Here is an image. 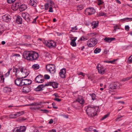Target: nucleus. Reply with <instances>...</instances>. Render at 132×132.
<instances>
[{"mask_svg":"<svg viewBox=\"0 0 132 132\" xmlns=\"http://www.w3.org/2000/svg\"><path fill=\"white\" fill-rule=\"evenodd\" d=\"M99 108H87L86 109V112L88 116L93 118L96 115L97 113L100 112Z\"/></svg>","mask_w":132,"mask_h":132,"instance_id":"obj_1","label":"nucleus"},{"mask_svg":"<svg viewBox=\"0 0 132 132\" xmlns=\"http://www.w3.org/2000/svg\"><path fill=\"white\" fill-rule=\"evenodd\" d=\"M97 40L94 38H92L88 40L87 43V44L89 47H94L97 43Z\"/></svg>","mask_w":132,"mask_h":132,"instance_id":"obj_2","label":"nucleus"},{"mask_svg":"<svg viewBox=\"0 0 132 132\" xmlns=\"http://www.w3.org/2000/svg\"><path fill=\"white\" fill-rule=\"evenodd\" d=\"M46 68L48 71L52 73H54L56 71L55 66L54 65L48 64L46 66Z\"/></svg>","mask_w":132,"mask_h":132,"instance_id":"obj_3","label":"nucleus"},{"mask_svg":"<svg viewBox=\"0 0 132 132\" xmlns=\"http://www.w3.org/2000/svg\"><path fill=\"white\" fill-rule=\"evenodd\" d=\"M32 51L25 52L23 53L24 58L27 60L32 61Z\"/></svg>","mask_w":132,"mask_h":132,"instance_id":"obj_4","label":"nucleus"},{"mask_svg":"<svg viewBox=\"0 0 132 132\" xmlns=\"http://www.w3.org/2000/svg\"><path fill=\"white\" fill-rule=\"evenodd\" d=\"M45 44L47 46L50 48L54 47L56 46V43L53 40L45 42Z\"/></svg>","mask_w":132,"mask_h":132,"instance_id":"obj_5","label":"nucleus"},{"mask_svg":"<svg viewBox=\"0 0 132 132\" xmlns=\"http://www.w3.org/2000/svg\"><path fill=\"white\" fill-rule=\"evenodd\" d=\"M97 68L98 72L100 73L103 74L105 73V69L103 68V66H102L100 64H98L97 65Z\"/></svg>","mask_w":132,"mask_h":132,"instance_id":"obj_6","label":"nucleus"},{"mask_svg":"<svg viewBox=\"0 0 132 132\" xmlns=\"http://www.w3.org/2000/svg\"><path fill=\"white\" fill-rule=\"evenodd\" d=\"M44 79L42 76L39 75L37 76L35 79L36 82L37 83H42L44 81Z\"/></svg>","mask_w":132,"mask_h":132,"instance_id":"obj_7","label":"nucleus"},{"mask_svg":"<svg viewBox=\"0 0 132 132\" xmlns=\"http://www.w3.org/2000/svg\"><path fill=\"white\" fill-rule=\"evenodd\" d=\"M22 16L28 22L30 21V16L27 13H23L22 14Z\"/></svg>","mask_w":132,"mask_h":132,"instance_id":"obj_8","label":"nucleus"},{"mask_svg":"<svg viewBox=\"0 0 132 132\" xmlns=\"http://www.w3.org/2000/svg\"><path fill=\"white\" fill-rule=\"evenodd\" d=\"M58 84L57 83L54 82H52L47 83V84H45V86L50 85L52 86L54 88H57Z\"/></svg>","mask_w":132,"mask_h":132,"instance_id":"obj_9","label":"nucleus"},{"mask_svg":"<svg viewBox=\"0 0 132 132\" xmlns=\"http://www.w3.org/2000/svg\"><path fill=\"white\" fill-rule=\"evenodd\" d=\"M32 61L36 60L39 57L38 53L34 51H32Z\"/></svg>","mask_w":132,"mask_h":132,"instance_id":"obj_10","label":"nucleus"},{"mask_svg":"<svg viewBox=\"0 0 132 132\" xmlns=\"http://www.w3.org/2000/svg\"><path fill=\"white\" fill-rule=\"evenodd\" d=\"M86 11L88 12V15H91L94 14L95 12V10L93 8H89L87 9Z\"/></svg>","mask_w":132,"mask_h":132,"instance_id":"obj_11","label":"nucleus"},{"mask_svg":"<svg viewBox=\"0 0 132 132\" xmlns=\"http://www.w3.org/2000/svg\"><path fill=\"white\" fill-rule=\"evenodd\" d=\"M66 69H62L59 72V75L60 76L63 78H65L66 75Z\"/></svg>","mask_w":132,"mask_h":132,"instance_id":"obj_12","label":"nucleus"},{"mask_svg":"<svg viewBox=\"0 0 132 132\" xmlns=\"http://www.w3.org/2000/svg\"><path fill=\"white\" fill-rule=\"evenodd\" d=\"M77 37H70V40L71 42L70 43V45L72 46L75 47L76 46V44L75 42V41L77 39Z\"/></svg>","mask_w":132,"mask_h":132,"instance_id":"obj_13","label":"nucleus"},{"mask_svg":"<svg viewBox=\"0 0 132 132\" xmlns=\"http://www.w3.org/2000/svg\"><path fill=\"white\" fill-rule=\"evenodd\" d=\"M11 17L8 14H6L2 17L3 20L7 22H8L11 20Z\"/></svg>","mask_w":132,"mask_h":132,"instance_id":"obj_14","label":"nucleus"},{"mask_svg":"<svg viewBox=\"0 0 132 132\" xmlns=\"http://www.w3.org/2000/svg\"><path fill=\"white\" fill-rule=\"evenodd\" d=\"M19 69L20 70V71L23 74H24L26 75V76L24 77H22V78H25L29 75V73L28 72H27V70L26 69H24L23 68H21Z\"/></svg>","mask_w":132,"mask_h":132,"instance_id":"obj_15","label":"nucleus"},{"mask_svg":"<svg viewBox=\"0 0 132 132\" xmlns=\"http://www.w3.org/2000/svg\"><path fill=\"white\" fill-rule=\"evenodd\" d=\"M111 85H112V87L113 89H118L120 88V84L119 83H114L113 84Z\"/></svg>","mask_w":132,"mask_h":132,"instance_id":"obj_16","label":"nucleus"},{"mask_svg":"<svg viewBox=\"0 0 132 132\" xmlns=\"http://www.w3.org/2000/svg\"><path fill=\"white\" fill-rule=\"evenodd\" d=\"M30 91L29 87L27 86H24L22 89V91L23 92L27 93Z\"/></svg>","mask_w":132,"mask_h":132,"instance_id":"obj_17","label":"nucleus"},{"mask_svg":"<svg viewBox=\"0 0 132 132\" xmlns=\"http://www.w3.org/2000/svg\"><path fill=\"white\" fill-rule=\"evenodd\" d=\"M115 39V38H109L106 37L104 39L106 43H110L112 41Z\"/></svg>","mask_w":132,"mask_h":132,"instance_id":"obj_18","label":"nucleus"},{"mask_svg":"<svg viewBox=\"0 0 132 132\" xmlns=\"http://www.w3.org/2000/svg\"><path fill=\"white\" fill-rule=\"evenodd\" d=\"M45 86V84L40 85L35 89V90L36 91H39L42 90V88Z\"/></svg>","mask_w":132,"mask_h":132,"instance_id":"obj_19","label":"nucleus"},{"mask_svg":"<svg viewBox=\"0 0 132 132\" xmlns=\"http://www.w3.org/2000/svg\"><path fill=\"white\" fill-rule=\"evenodd\" d=\"M26 129V128L25 126L21 127L19 129H17L15 132H24Z\"/></svg>","mask_w":132,"mask_h":132,"instance_id":"obj_20","label":"nucleus"},{"mask_svg":"<svg viewBox=\"0 0 132 132\" xmlns=\"http://www.w3.org/2000/svg\"><path fill=\"white\" fill-rule=\"evenodd\" d=\"M30 4L34 7H35L37 4L36 0H30Z\"/></svg>","mask_w":132,"mask_h":132,"instance_id":"obj_21","label":"nucleus"},{"mask_svg":"<svg viewBox=\"0 0 132 132\" xmlns=\"http://www.w3.org/2000/svg\"><path fill=\"white\" fill-rule=\"evenodd\" d=\"M21 78H18L15 81V84L18 86H20Z\"/></svg>","mask_w":132,"mask_h":132,"instance_id":"obj_22","label":"nucleus"},{"mask_svg":"<svg viewBox=\"0 0 132 132\" xmlns=\"http://www.w3.org/2000/svg\"><path fill=\"white\" fill-rule=\"evenodd\" d=\"M27 8V6L25 5H21V4L20 6L19 10L21 11H23L26 9Z\"/></svg>","mask_w":132,"mask_h":132,"instance_id":"obj_23","label":"nucleus"},{"mask_svg":"<svg viewBox=\"0 0 132 132\" xmlns=\"http://www.w3.org/2000/svg\"><path fill=\"white\" fill-rule=\"evenodd\" d=\"M45 56L47 60H50L51 58V55L49 53H45Z\"/></svg>","mask_w":132,"mask_h":132,"instance_id":"obj_24","label":"nucleus"},{"mask_svg":"<svg viewBox=\"0 0 132 132\" xmlns=\"http://www.w3.org/2000/svg\"><path fill=\"white\" fill-rule=\"evenodd\" d=\"M24 111H22L21 112H18L14 114V116L16 117V118L19 117L24 114Z\"/></svg>","mask_w":132,"mask_h":132,"instance_id":"obj_25","label":"nucleus"},{"mask_svg":"<svg viewBox=\"0 0 132 132\" xmlns=\"http://www.w3.org/2000/svg\"><path fill=\"white\" fill-rule=\"evenodd\" d=\"M22 20V18L20 16H18L16 20V22L18 24H21Z\"/></svg>","mask_w":132,"mask_h":132,"instance_id":"obj_26","label":"nucleus"},{"mask_svg":"<svg viewBox=\"0 0 132 132\" xmlns=\"http://www.w3.org/2000/svg\"><path fill=\"white\" fill-rule=\"evenodd\" d=\"M11 88L7 87H4L3 89V91L5 92H11Z\"/></svg>","mask_w":132,"mask_h":132,"instance_id":"obj_27","label":"nucleus"},{"mask_svg":"<svg viewBox=\"0 0 132 132\" xmlns=\"http://www.w3.org/2000/svg\"><path fill=\"white\" fill-rule=\"evenodd\" d=\"M80 104H82L84 102V99L82 98V97H79L77 100Z\"/></svg>","mask_w":132,"mask_h":132,"instance_id":"obj_28","label":"nucleus"},{"mask_svg":"<svg viewBox=\"0 0 132 132\" xmlns=\"http://www.w3.org/2000/svg\"><path fill=\"white\" fill-rule=\"evenodd\" d=\"M20 68H14L13 69V72H15V75L16 76H17L18 73L20 71V70L19 69Z\"/></svg>","mask_w":132,"mask_h":132,"instance_id":"obj_29","label":"nucleus"},{"mask_svg":"<svg viewBox=\"0 0 132 132\" xmlns=\"http://www.w3.org/2000/svg\"><path fill=\"white\" fill-rule=\"evenodd\" d=\"M25 82V85H29L32 82V81L30 79H24Z\"/></svg>","mask_w":132,"mask_h":132,"instance_id":"obj_30","label":"nucleus"},{"mask_svg":"<svg viewBox=\"0 0 132 132\" xmlns=\"http://www.w3.org/2000/svg\"><path fill=\"white\" fill-rule=\"evenodd\" d=\"M32 67L35 69L37 70L39 68V66L38 64H34L32 66Z\"/></svg>","mask_w":132,"mask_h":132,"instance_id":"obj_31","label":"nucleus"},{"mask_svg":"<svg viewBox=\"0 0 132 132\" xmlns=\"http://www.w3.org/2000/svg\"><path fill=\"white\" fill-rule=\"evenodd\" d=\"M110 114V113L109 112L107 114L104 115L101 119V120H102L107 118L109 115Z\"/></svg>","mask_w":132,"mask_h":132,"instance_id":"obj_32","label":"nucleus"},{"mask_svg":"<svg viewBox=\"0 0 132 132\" xmlns=\"http://www.w3.org/2000/svg\"><path fill=\"white\" fill-rule=\"evenodd\" d=\"M101 49L100 48H96L94 51V53L95 54H97V53H100L101 51Z\"/></svg>","mask_w":132,"mask_h":132,"instance_id":"obj_33","label":"nucleus"},{"mask_svg":"<svg viewBox=\"0 0 132 132\" xmlns=\"http://www.w3.org/2000/svg\"><path fill=\"white\" fill-rule=\"evenodd\" d=\"M24 79H22V78H21L20 85V86H23L25 85V82L24 81Z\"/></svg>","mask_w":132,"mask_h":132,"instance_id":"obj_34","label":"nucleus"},{"mask_svg":"<svg viewBox=\"0 0 132 132\" xmlns=\"http://www.w3.org/2000/svg\"><path fill=\"white\" fill-rule=\"evenodd\" d=\"M89 95L91 97L92 100H94L95 99L96 95L94 93L90 94Z\"/></svg>","mask_w":132,"mask_h":132,"instance_id":"obj_35","label":"nucleus"},{"mask_svg":"<svg viewBox=\"0 0 132 132\" xmlns=\"http://www.w3.org/2000/svg\"><path fill=\"white\" fill-rule=\"evenodd\" d=\"M92 25L93 26L92 28L94 29L97 26L98 24L96 22H94L93 23Z\"/></svg>","mask_w":132,"mask_h":132,"instance_id":"obj_36","label":"nucleus"},{"mask_svg":"<svg viewBox=\"0 0 132 132\" xmlns=\"http://www.w3.org/2000/svg\"><path fill=\"white\" fill-rule=\"evenodd\" d=\"M123 116H122L121 115H119L117 118L115 119L116 121H119L121 120L120 119L123 117Z\"/></svg>","mask_w":132,"mask_h":132,"instance_id":"obj_37","label":"nucleus"},{"mask_svg":"<svg viewBox=\"0 0 132 132\" xmlns=\"http://www.w3.org/2000/svg\"><path fill=\"white\" fill-rule=\"evenodd\" d=\"M21 4L18 3H16L15 4L14 6L17 9L19 8L20 9Z\"/></svg>","mask_w":132,"mask_h":132,"instance_id":"obj_38","label":"nucleus"},{"mask_svg":"<svg viewBox=\"0 0 132 132\" xmlns=\"http://www.w3.org/2000/svg\"><path fill=\"white\" fill-rule=\"evenodd\" d=\"M84 7V5H80L77 6L78 9L80 10L82 9Z\"/></svg>","mask_w":132,"mask_h":132,"instance_id":"obj_39","label":"nucleus"},{"mask_svg":"<svg viewBox=\"0 0 132 132\" xmlns=\"http://www.w3.org/2000/svg\"><path fill=\"white\" fill-rule=\"evenodd\" d=\"M45 10H47L48 8L49 7H50V6L49 4L48 3L46 4H45Z\"/></svg>","mask_w":132,"mask_h":132,"instance_id":"obj_40","label":"nucleus"},{"mask_svg":"<svg viewBox=\"0 0 132 132\" xmlns=\"http://www.w3.org/2000/svg\"><path fill=\"white\" fill-rule=\"evenodd\" d=\"M0 78L1 80L3 82L4 81V78L3 76L2 75V73L1 72H0Z\"/></svg>","mask_w":132,"mask_h":132,"instance_id":"obj_41","label":"nucleus"},{"mask_svg":"<svg viewBox=\"0 0 132 132\" xmlns=\"http://www.w3.org/2000/svg\"><path fill=\"white\" fill-rule=\"evenodd\" d=\"M109 90L110 92H112L113 90L114 89H113V88L112 87V85H110L109 86Z\"/></svg>","mask_w":132,"mask_h":132,"instance_id":"obj_42","label":"nucleus"},{"mask_svg":"<svg viewBox=\"0 0 132 132\" xmlns=\"http://www.w3.org/2000/svg\"><path fill=\"white\" fill-rule=\"evenodd\" d=\"M130 79V77H128L126 78H123L122 79V81H128Z\"/></svg>","mask_w":132,"mask_h":132,"instance_id":"obj_43","label":"nucleus"},{"mask_svg":"<svg viewBox=\"0 0 132 132\" xmlns=\"http://www.w3.org/2000/svg\"><path fill=\"white\" fill-rule=\"evenodd\" d=\"M106 14L103 12H100L98 14L99 16H105Z\"/></svg>","mask_w":132,"mask_h":132,"instance_id":"obj_44","label":"nucleus"},{"mask_svg":"<svg viewBox=\"0 0 132 132\" xmlns=\"http://www.w3.org/2000/svg\"><path fill=\"white\" fill-rule=\"evenodd\" d=\"M128 61L129 63L132 62V55L129 57L128 60Z\"/></svg>","mask_w":132,"mask_h":132,"instance_id":"obj_45","label":"nucleus"},{"mask_svg":"<svg viewBox=\"0 0 132 132\" xmlns=\"http://www.w3.org/2000/svg\"><path fill=\"white\" fill-rule=\"evenodd\" d=\"M39 108H30V109L34 111L39 110Z\"/></svg>","mask_w":132,"mask_h":132,"instance_id":"obj_46","label":"nucleus"},{"mask_svg":"<svg viewBox=\"0 0 132 132\" xmlns=\"http://www.w3.org/2000/svg\"><path fill=\"white\" fill-rule=\"evenodd\" d=\"M77 30V27L76 26H75L74 27H73L71 28V30L70 31H71L72 32H75L74 31H73L74 30Z\"/></svg>","mask_w":132,"mask_h":132,"instance_id":"obj_47","label":"nucleus"},{"mask_svg":"<svg viewBox=\"0 0 132 132\" xmlns=\"http://www.w3.org/2000/svg\"><path fill=\"white\" fill-rule=\"evenodd\" d=\"M9 117L10 118H16V117L15 116H14V114H11L10 115Z\"/></svg>","mask_w":132,"mask_h":132,"instance_id":"obj_48","label":"nucleus"},{"mask_svg":"<svg viewBox=\"0 0 132 132\" xmlns=\"http://www.w3.org/2000/svg\"><path fill=\"white\" fill-rule=\"evenodd\" d=\"M97 3L98 5H100L102 4L103 3V2L101 0H98Z\"/></svg>","mask_w":132,"mask_h":132,"instance_id":"obj_49","label":"nucleus"},{"mask_svg":"<svg viewBox=\"0 0 132 132\" xmlns=\"http://www.w3.org/2000/svg\"><path fill=\"white\" fill-rule=\"evenodd\" d=\"M16 0H7V2L9 3H12L14 2Z\"/></svg>","mask_w":132,"mask_h":132,"instance_id":"obj_50","label":"nucleus"},{"mask_svg":"<svg viewBox=\"0 0 132 132\" xmlns=\"http://www.w3.org/2000/svg\"><path fill=\"white\" fill-rule=\"evenodd\" d=\"M124 21H126L127 20H129L132 21V18H124L123 19Z\"/></svg>","mask_w":132,"mask_h":132,"instance_id":"obj_51","label":"nucleus"},{"mask_svg":"<svg viewBox=\"0 0 132 132\" xmlns=\"http://www.w3.org/2000/svg\"><path fill=\"white\" fill-rule=\"evenodd\" d=\"M44 77L46 79H48L50 78V76L48 75H44Z\"/></svg>","mask_w":132,"mask_h":132,"instance_id":"obj_52","label":"nucleus"},{"mask_svg":"<svg viewBox=\"0 0 132 132\" xmlns=\"http://www.w3.org/2000/svg\"><path fill=\"white\" fill-rule=\"evenodd\" d=\"M48 4H49L50 6L51 7L53 6L54 5V3L51 1Z\"/></svg>","mask_w":132,"mask_h":132,"instance_id":"obj_53","label":"nucleus"},{"mask_svg":"<svg viewBox=\"0 0 132 132\" xmlns=\"http://www.w3.org/2000/svg\"><path fill=\"white\" fill-rule=\"evenodd\" d=\"M40 111H43L44 113H47L49 112L48 111L46 110H43L41 109L40 110Z\"/></svg>","mask_w":132,"mask_h":132,"instance_id":"obj_54","label":"nucleus"},{"mask_svg":"<svg viewBox=\"0 0 132 132\" xmlns=\"http://www.w3.org/2000/svg\"><path fill=\"white\" fill-rule=\"evenodd\" d=\"M116 60H114L112 61H109L108 63H111L112 64L114 63V62L116 61Z\"/></svg>","mask_w":132,"mask_h":132,"instance_id":"obj_55","label":"nucleus"},{"mask_svg":"<svg viewBox=\"0 0 132 132\" xmlns=\"http://www.w3.org/2000/svg\"><path fill=\"white\" fill-rule=\"evenodd\" d=\"M27 119H24V117L20 118H19V120L20 121H24L26 120Z\"/></svg>","mask_w":132,"mask_h":132,"instance_id":"obj_56","label":"nucleus"},{"mask_svg":"<svg viewBox=\"0 0 132 132\" xmlns=\"http://www.w3.org/2000/svg\"><path fill=\"white\" fill-rule=\"evenodd\" d=\"M63 118H68V115H61Z\"/></svg>","mask_w":132,"mask_h":132,"instance_id":"obj_57","label":"nucleus"},{"mask_svg":"<svg viewBox=\"0 0 132 132\" xmlns=\"http://www.w3.org/2000/svg\"><path fill=\"white\" fill-rule=\"evenodd\" d=\"M54 100L58 102H59L61 101V99L58 98H56L54 99Z\"/></svg>","mask_w":132,"mask_h":132,"instance_id":"obj_58","label":"nucleus"},{"mask_svg":"<svg viewBox=\"0 0 132 132\" xmlns=\"http://www.w3.org/2000/svg\"><path fill=\"white\" fill-rule=\"evenodd\" d=\"M129 27L128 26H126L125 27V29L127 30L128 31L129 30Z\"/></svg>","mask_w":132,"mask_h":132,"instance_id":"obj_59","label":"nucleus"},{"mask_svg":"<svg viewBox=\"0 0 132 132\" xmlns=\"http://www.w3.org/2000/svg\"><path fill=\"white\" fill-rule=\"evenodd\" d=\"M48 11L51 12H53V10L52 9V7H49V10Z\"/></svg>","mask_w":132,"mask_h":132,"instance_id":"obj_60","label":"nucleus"},{"mask_svg":"<svg viewBox=\"0 0 132 132\" xmlns=\"http://www.w3.org/2000/svg\"><path fill=\"white\" fill-rule=\"evenodd\" d=\"M93 126H90L88 128L89 131H92L93 130Z\"/></svg>","mask_w":132,"mask_h":132,"instance_id":"obj_61","label":"nucleus"},{"mask_svg":"<svg viewBox=\"0 0 132 132\" xmlns=\"http://www.w3.org/2000/svg\"><path fill=\"white\" fill-rule=\"evenodd\" d=\"M79 75H80L82 76H85V73H83L82 72H80V73L78 74Z\"/></svg>","mask_w":132,"mask_h":132,"instance_id":"obj_62","label":"nucleus"},{"mask_svg":"<svg viewBox=\"0 0 132 132\" xmlns=\"http://www.w3.org/2000/svg\"><path fill=\"white\" fill-rule=\"evenodd\" d=\"M84 130L85 131H89V128H86L85 129H84Z\"/></svg>","mask_w":132,"mask_h":132,"instance_id":"obj_63","label":"nucleus"},{"mask_svg":"<svg viewBox=\"0 0 132 132\" xmlns=\"http://www.w3.org/2000/svg\"><path fill=\"white\" fill-rule=\"evenodd\" d=\"M85 39L84 37L83 36H82L80 38V40H85Z\"/></svg>","mask_w":132,"mask_h":132,"instance_id":"obj_64","label":"nucleus"}]
</instances>
